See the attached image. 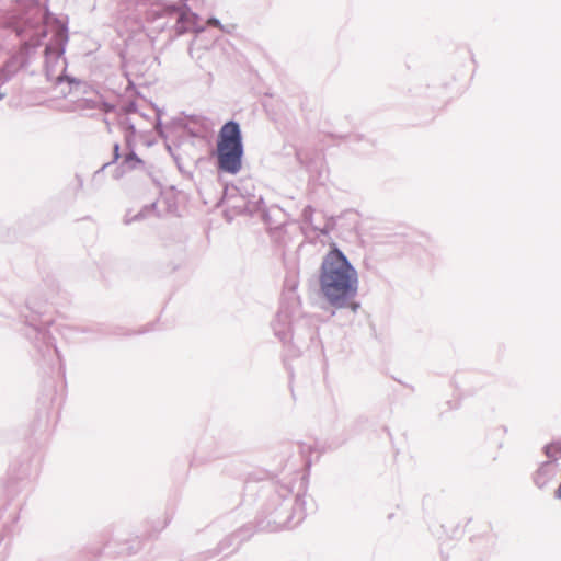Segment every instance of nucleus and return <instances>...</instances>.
Wrapping results in <instances>:
<instances>
[{
  "instance_id": "obj_1",
  "label": "nucleus",
  "mask_w": 561,
  "mask_h": 561,
  "mask_svg": "<svg viewBox=\"0 0 561 561\" xmlns=\"http://www.w3.org/2000/svg\"><path fill=\"white\" fill-rule=\"evenodd\" d=\"M45 21V13L38 0H16V7L7 16L4 25L15 33L22 46L0 68V83L10 81L27 65L31 51L47 36Z\"/></svg>"
},
{
  "instance_id": "obj_2",
  "label": "nucleus",
  "mask_w": 561,
  "mask_h": 561,
  "mask_svg": "<svg viewBox=\"0 0 561 561\" xmlns=\"http://www.w3.org/2000/svg\"><path fill=\"white\" fill-rule=\"evenodd\" d=\"M322 298L334 309H350L357 313L360 304L355 301L358 293V274L346 255L335 245L323 256L319 271Z\"/></svg>"
},
{
  "instance_id": "obj_3",
  "label": "nucleus",
  "mask_w": 561,
  "mask_h": 561,
  "mask_svg": "<svg viewBox=\"0 0 561 561\" xmlns=\"http://www.w3.org/2000/svg\"><path fill=\"white\" fill-rule=\"evenodd\" d=\"M45 13V24H47V33L51 32L53 36L45 46V72L47 80L60 84L67 81L71 87L81 85V81L65 75L66 61L62 58L65 47L68 42V28L59 19L55 18L43 8Z\"/></svg>"
},
{
  "instance_id": "obj_4",
  "label": "nucleus",
  "mask_w": 561,
  "mask_h": 561,
  "mask_svg": "<svg viewBox=\"0 0 561 561\" xmlns=\"http://www.w3.org/2000/svg\"><path fill=\"white\" fill-rule=\"evenodd\" d=\"M244 147L238 122L228 121L218 133L216 159L220 171L237 174L242 168Z\"/></svg>"
},
{
  "instance_id": "obj_5",
  "label": "nucleus",
  "mask_w": 561,
  "mask_h": 561,
  "mask_svg": "<svg viewBox=\"0 0 561 561\" xmlns=\"http://www.w3.org/2000/svg\"><path fill=\"white\" fill-rule=\"evenodd\" d=\"M293 495V503H289L293 510V513L287 517L283 518L280 513L275 512L274 523L277 525V528L293 527L299 524L305 517V508H304V495H305V485L302 480L300 481L299 490L295 493L291 488H287L286 485H282L278 490V495L286 500L288 495Z\"/></svg>"
},
{
  "instance_id": "obj_6",
  "label": "nucleus",
  "mask_w": 561,
  "mask_h": 561,
  "mask_svg": "<svg viewBox=\"0 0 561 561\" xmlns=\"http://www.w3.org/2000/svg\"><path fill=\"white\" fill-rule=\"evenodd\" d=\"M30 330L31 331L26 334L30 339L34 340L35 346L43 354V356L47 357L54 354L60 360L59 351L56 347L54 339L48 330L36 324H30Z\"/></svg>"
},
{
  "instance_id": "obj_7",
  "label": "nucleus",
  "mask_w": 561,
  "mask_h": 561,
  "mask_svg": "<svg viewBox=\"0 0 561 561\" xmlns=\"http://www.w3.org/2000/svg\"><path fill=\"white\" fill-rule=\"evenodd\" d=\"M272 329L275 336L282 342H287L290 339L291 332V313L287 307H282L272 321Z\"/></svg>"
},
{
  "instance_id": "obj_8",
  "label": "nucleus",
  "mask_w": 561,
  "mask_h": 561,
  "mask_svg": "<svg viewBox=\"0 0 561 561\" xmlns=\"http://www.w3.org/2000/svg\"><path fill=\"white\" fill-rule=\"evenodd\" d=\"M170 14L176 15V31L178 33L182 34L184 32H187L190 30L191 24V18L195 19L196 15L188 12H180L175 7H173L170 10Z\"/></svg>"
},
{
  "instance_id": "obj_9",
  "label": "nucleus",
  "mask_w": 561,
  "mask_h": 561,
  "mask_svg": "<svg viewBox=\"0 0 561 561\" xmlns=\"http://www.w3.org/2000/svg\"><path fill=\"white\" fill-rule=\"evenodd\" d=\"M552 477V468L550 462H546L542 465L536 472L534 477V481L536 485L540 489L545 488L548 483V481Z\"/></svg>"
},
{
  "instance_id": "obj_10",
  "label": "nucleus",
  "mask_w": 561,
  "mask_h": 561,
  "mask_svg": "<svg viewBox=\"0 0 561 561\" xmlns=\"http://www.w3.org/2000/svg\"><path fill=\"white\" fill-rule=\"evenodd\" d=\"M263 204H264V202L261 196L257 198H255V196H253L252 199H249L245 202V204L242 207V211H245V213H249L252 215L254 213L262 210Z\"/></svg>"
},
{
  "instance_id": "obj_11",
  "label": "nucleus",
  "mask_w": 561,
  "mask_h": 561,
  "mask_svg": "<svg viewBox=\"0 0 561 561\" xmlns=\"http://www.w3.org/2000/svg\"><path fill=\"white\" fill-rule=\"evenodd\" d=\"M142 164V160L135 153L134 150H130L127 154H125L123 159V165H125L129 170H134Z\"/></svg>"
},
{
  "instance_id": "obj_12",
  "label": "nucleus",
  "mask_w": 561,
  "mask_h": 561,
  "mask_svg": "<svg viewBox=\"0 0 561 561\" xmlns=\"http://www.w3.org/2000/svg\"><path fill=\"white\" fill-rule=\"evenodd\" d=\"M545 454L548 458L557 459L561 454V442H554L545 446Z\"/></svg>"
},
{
  "instance_id": "obj_13",
  "label": "nucleus",
  "mask_w": 561,
  "mask_h": 561,
  "mask_svg": "<svg viewBox=\"0 0 561 561\" xmlns=\"http://www.w3.org/2000/svg\"><path fill=\"white\" fill-rule=\"evenodd\" d=\"M156 208V203H152L149 206H146L142 210H140L137 215L134 216L133 220H140L146 217V213L150 209Z\"/></svg>"
},
{
  "instance_id": "obj_14",
  "label": "nucleus",
  "mask_w": 561,
  "mask_h": 561,
  "mask_svg": "<svg viewBox=\"0 0 561 561\" xmlns=\"http://www.w3.org/2000/svg\"><path fill=\"white\" fill-rule=\"evenodd\" d=\"M312 214H313V208L311 206H306L302 210V217L305 219L306 222H311L312 220Z\"/></svg>"
},
{
  "instance_id": "obj_15",
  "label": "nucleus",
  "mask_w": 561,
  "mask_h": 561,
  "mask_svg": "<svg viewBox=\"0 0 561 561\" xmlns=\"http://www.w3.org/2000/svg\"><path fill=\"white\" fill-rule=\"evenodd\" d=\"M126 128L130 131V135L126 136L127 147H130V137L135 134V127L131 123H126Z\"/></svg>"
},
{
  "instance_id": "obj_16",
  "label": "nucleus",
  "mask_w": 561,
  "mask_h": 561,
  "mask_svg": "<svg viewBox=\"0 0 561 561\" xmlns=\"http://www.w3.org/2000/svg\"><path fill=\"white\" fill-rule=\"evenodd\" d=\"M119 158H121L119 145L115 144L114 147H113V161L112 162H116Z\"/></svg>"
},
{
  "instance_id": "obj_17",
  "label": "nucleus",
  "mask_w": 561,
  "mask_h": 561,
  "mask_svg": "<svg viewBox=\"0 0 561 561\" xmlns=\"http://www.w3.org/2000/svg\"><path fill=\"white\" fill-rule=\"evenodd\" d=\"M208 25L216 26V27L224 30V26L221 25L220 21L216 18H210L208 20Z\"/></svg>"
},
{
  "instance_id": "obj_18",
  "label": "nucleus",
  "mask_w": 561,
  "mask_h": 561,
  "mask_svg": "<svg viewBox=\"0 0 561 561\" xmlns=\"http://www.w3.org/2000/svg\"><path fill=\"white\" fill-rule=\"evenodd\" d=\"M7 95L5 92L0 91V100H2Z\"/></svg>"
}]
</instances>
